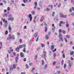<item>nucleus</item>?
<instances>
[{
    "instance_id": "1",
    "label": "nucleus",
    "mask_w": 74,
    "mask_h": 74,
    "mask_svg": "<svg viewBox=\"0 0 74 74\" xmlns=\"http://www.w3.org/2000/svg\"><path fill=\"white\" fill-rule=\"evenodd\" d=\"M3 22L5 23L3 26L5 28V27H7V25H8V23H7V21L5 20V19H3Z\"/></svg>"
},
{
    "instance_id": "2",
    "label": "nucleus",
    "mask_w": 74,
    "mask_h": 74,
    "mask_svg": "<svg viewBox=\"0 0 74 74\" xmlns=\"http://www.w3.org/2000/svg\"><path fill=\"white\" fill-rule=\"evenodd\" d=\"M60 16L61 18H67V16L66 15H64L63 14H60Z\"/></svg>"
},
{
    "instance_id": "3",
    "label": "nucleus",
    "mask_w": 74,
    "mask_h": 74,
    "mask_svg": "<svg viewBox=\"0 0 74 74\" xmlns=\"http://www.w3.org/2000/svg\"><path fill=\"white\" fill-rule=\"evenodd\" d=\"M28 17L29 18L30 21V22L32 21V14H29L28 15Z\"/></svg>"
},
{
    "instance_id": "4",
    "label": "nucleus",
    "mask_w": 74,
    "mask_h": 74,
    "mask_svg": "<svg viewBox=\"0 0 74 74\" xmlns=\"http://www.w3.org/2000/svg\"><path fill=\"white\" fill-rule=\"evenodd\" d=\"M11 34H10L9 35V37H8L7 38V40H10L11 38Z\"/></svg>"
},
{
    "instance_id": "5",
    "label": "nucleus",
    "mask_w": 74,
    "mask_h": 74,
    "mask_svg": "<svg viewBox=\"0 0 74 74\" xmlns=\"http://www.w3.org/2000/svg\"><path fill=\"white\" fill-rule=\"evenodd\" d=\"M18 59L19 58H18V57L17 56L15 58V63H17L18 62Z\"/></svg>"
},
{
    "instance_id": "6",
    "label": "nucleus",
    "mask_w": 74,
    "mask_h": 74,
    "mask_svg": "<svg viewBox=\"0 0 74 74\" xmlns=\"http://www.w3.org/2000/svg\"><path fill=\"white\" fill-rule=\"evenodd\" d=\"M68 62L69 63V66L71 68V62H70V61H69Z\"/></svg>"
},
{
    "instance_id": "7",
    "label": "nucleus",
    "mask_w": 74,
    "mask_h": 74,
    "mask_svg": "<svg viewBox=\"0 0 74 74\" xmlns=\"http://www.w3.org/2000/svg\"><path fill=\"white\" fill-rule=\"evenodd\" d=\"M20 56L21 57H22V58H23L24 57V55L23 54V53L22 52H21L20 53Z\"/></svg>"
},
{
    "instance_id": "8",
    "label": "nucleus",
    "mask_w": 74,
    "mask_h": 74,
    "mask_svg": "<svg viewBox=\"0 0 74 74\" xmlns=\"http://www.w3.org/2000/svg\"><path fill=\"white\" fill-rule=\"evenodd\" d=\"M15 50L16 51L19 52V47H18L16 48Z\"/></svg>"
},
{
    "instance_id": "9",
    "label": "nucleus",
    "mask_w": 74,
    "mask_h": 74,
    "mask_svg": "<svg viewBox=\"0 0 74 74\" xmlns=\"http://www.w3.org/2000/svg\"><path fill=\"white\" fill-rule=\"evenodd\" d=\"M11 38L13 39V40H15V36H14V35H13L11 36Z\"/></svg>"
},
{
    "instance_id": "10",
    "label": "nucleus",
    "mask_w": 74,
    "mask_h": 74,
    "mask_svg": "<svg viewBox=\"0 0 74 74\" xmlns=\"http://www.w3.org/2000/svg\"><path fill=\"white\" fill-rule=\"evenodd\" d=\"M43 53L44 56H46V55H47V52H46V51H45V49L44 50V51L43 52Z\"/></svg>"
},
{
    "instance_id": "11",
    "label": "nucleus",
    "mask_w": 74,
    "mask_h": 74,
    "mask_svg": "<svg viewBox=\"0 0 74 74\" xmlns=\"http://www.w3.org/2000/svg\"><path fill=\"white\" fill-rule=\"evenodd\" d=\"M26 68L27 69H28L29 68V66L27 64H25Z\"/></svg>"
},
{
    "instance_id": "12",
    "label": "nucleus",
    "mask_w": 74,
    "mask_h": 74,
    "mask_svg": "<svg viewBox=\"0 0 74 74\" xmlns=\"http://www.w3.org/2000/svg\"><path fill=\"white\" fill-rule=\"evenodd\" d=\"M49 38V37L47 35V34H46L45 35V38L46 40H48V38Z\"/></svg>"
},
{
    "instance_id": "13",
    "label": "nucleus",
    "mask_w": 74,
    "mask_h": 74,
    "mask_svg": "<svg viewBox=\"0 0 74 74\" xmlns=\"http://www.w3.org/2000/svg\"><path fill=\"white\" fill-rule=\"evenodd\" d=\"M38 34L37 33H36L35 34L34 36V37H35V38L37 36Z\"/></svg>"
},
{
    "instance_id": "14",
    "label": "nucleus",
    "mask_w": 74,
    "mask_h": 74,
    "mask_svg": "<svg viewBox=\"0 0 74 74\" xmlns=\"http://www.w3.org/2000/svg\"><path fill=\"white\" fill-rule=\"evenodd\" d=\"M8 21H14V18H8Z\"/></svg>"
},
{
    "instance_id": "15",
    "label": "nucleus",
    "mask_w": 74,
    "mask_h": 74,
    "mask_svg": "<svg viewBox=\"0 0 74 74\" xmlns=\"http://www.w3.org/2000/svg\"><path fill=\"white\" fill-rule=\"evenodd\" d=\"M32 15H34V14H35V11L34 10H33L32 12Z\"/></svg>"
},
{
    "instance_id": "16",
    "label": "nucleus",
    "mask_w": 74,
    "mask_h": 74,
    "mask_svg": "<svg viewBox=\"0 0 74 74\" xmlns=\"http://www.w3.org/2000/svg\"><path fill=\"white\" fill-rule=\"evenodd\" d=\"M74 53V51H72L71 52V53H70V54L71 55H73V54Z\"/></svg>"
},
{
    "instance_id": "17",
    "label": "nucleus",
    "mask_w": 74,
    "mask_h": 74,
    "mask_svg": "<svg viewBox=\"0 0 74 74\" xmlns=\"http://www.w3.org/2000/svg\"><path fill=\"white\" fill-rule=\"evenodd\" d=\"M62 33H63V34H66V31L64 30H62Z\"/></svg>"
},
{
    "instance_id": "18",
    "label": "nucleus",
    "mask_w": 74,
    "mask_h": 74,
    "mask_svg": "<svg viewBox=\"0 0 74 74\" xmlns=\"http://www.w3.org/2000/svg\"><path fill=\"white\" fill-rule=\"evenodd\" d=\"M49 7H50L51 8V9H52V7H53V5H50L49 6Z\"/></svg>"
},
{
    "instance_id": "19",
    "label": "nucleus",
    "mask_w": 74,
    "mask_h": 74,
    "mask_svg": "<svg viewBox=\"0 0 74 74\" xmlns=\"http://www.w3.org/2000/svg\"><path fill=\"white\" fill-rule=\"evenodd\" d=\"M54 48V46L53 45H52L51 46V49L52 50H53Z\"/></svg>"
},
{
    "instance_id": "20",
    "label": "nucleus",
    "mask_w": 74,
    "mask_h": 74,
    "mask_svg": "<svg viewBox=\"0 0 74 74\" xmlns=\"http://www.w3.org/2000/svg\"><path fill=\"white\" fill-rule=\"evenodd\" d=\"M32 40H30L29 43V45H32Z\"/></svg>"
},
{
    "instance_id": "21",
    "label": "nucleus",
    "mask_w": 74,
    "mask_h": 74,
    "mask_svg": "<svg viewBox=\"0 0 74 74\" xmlns=\"http://www.w3.org/2000/svg\"><path fill=\"white\" fill-rule=\"evenodd\" d=\"M10 70H14V69H14V68L12 66L10 67Z\"/></svg>"
},
{
    "instance_id": "22",
    "label": "nucleus",
    "mask_w": 74,
    "mask_h": 74,
    "mask_svg": "<svg viewBox=\"0 0 74 74\" xmlns=\"http://www.w3.org/2000/svg\"><path fill=\"white\" fill-rule=\"evenodd\" d=\"M60 23L61 24H63H63H64V23H64V22H63V21H60Z\"/></svg>"
},
{
    "instance_id": "23",
    "label": "nucleus",
    "mask_w": 74,
    "mask_h": 74,
    "mask_svg": "<svg viewBox=\"0 0 74 74\" xmlns=\"http://www.w3.org/2000/svg\"><path fill=\"white\" fill-rule=\"evenodd\" d=\"M2 1L3 3H4L5 4H6V3H7L6 0H2Z\"/></svg>"
},
{
    "instance_id": "24",
    "label": "nucleus",
    "mask_w": 74,
    "mask_h": 74,
    "mask_svg": "<svg viewBox=\"0 0 74 74\" xmlns=\"http://www.w3.org/2000/svg\"><path fill=\"white\" fill-rule=\"evenodd\" d=\"M70 35H66V38H70Z\"/></svg>"
},
{
    "instance_id": "25",
    "label": "nucleus",
    "mask_w": 74,
    "mask_h": 74,
    "mask_svg": "<svg viewBox=\"0 0 74 74\" xmlns=\"http://www.w3.org/2000/svg\"><path fill=\"white\" fill-rule=\"evenodd\" d=\"M23 48V45H21L19 46V48Z\"/></svg>"
},
{
    "instance_id": "26",
    "label": "nucleus",
    "mask_w": 74,
    "mask_h": 74,
    "mask_svg": "<svg viewBox=\"0 0 74 74\" xmlns=\"http://www.w3.org/2000/svg\"><path fill=\"white\" fill-rule=\"evenodd\" d=\"M55 14V12H53V13L52 14V16H54Z\"/></svg>"
},
{
    "instance_id": "27",
    "label": "nucleus",
    "mask_w": 74,
    "mask_h": 74,
    "mask_svg": "<svg viewBox=\"0 0 74 74\" xmlns=\"http://www.w3.org/2000/svg\"><path fill=\"white\" fill-rule=\"evenodd\" d=\"M34 5L36 6H37V2H35Z\"/></svg>"
},
{
    "instance_id": "28",
    "label": "nucleus",
    "mask_w": 74,
    "mask_h": 74,
    "mask_svg": "<svg viewBox=\"0 0 74 74\" xmlns=\"http://www.w3.org/2000/svg\"><path fill=\"white\" fill-rule=\"evenodd\" d=\"M47 66H48V65L47 64H46L45 66V69H47Z\"/></svg>"
},
{
    "instance_id": "29",
    "label": "nucleus",
    "mask_w": 74,
    "mask_h": 74,
    "mask_svg": "<svg viewBox=\"0 0 74 74\" xmlns=\"http://www.w3.org/2000/svg\"><path fill=\"white\" fill-rule=\"evenodd\" d=\"M45 32H47V27H45Z\"/></svg>"
},
{
    "instance_id": "30",
    "label": "nucleus",
    "mask_w": 74,
    "mask_h": 74,
    "mask_svg": "<svg viewBox=\"0 0 74 74\" xmlns=\"http://www.w3.org/2000/svg\"><path fill=\"white\" fill-rule=\"evenodd\" d=\"M60 38L61 39V40L62 41H63V39L62 38V37L61 36V37H60Z\"/></svg>"
},
{
    "instance_id": "31",
    "label": "nucleus",
    "mask_w": 74,
    "mask_h": 74,
    "mask_svg": "<svg viewBox=\"0 0 74 74\" xmlns=\"http://www.w3.org/2000/svg\"><path fill=\"white\" fill-rule=\"evenodd\" d=\"M46 10L47 11H49V10H50V9L49 8H46Z\"/></svg>"
},
{
    "instance_id": "32",
    "label": "nucleus",
    "mask_w": 74,
    "mask_h": 74,
    "mask_svg": "<svg viewBox=\"0 0 74 74\" xmlns=\"http://www.w3.org/2000/svg\"><path fill=\"white\" fill-rule=\"evenodd\" d=\"M33 70H35V68L33 67L32 69V73L33 72Z\"/></svg>"
},
{
    "instance_id": "33",
    "label": "nucleus",
    "mask_w": 74,
    "mask_h": 74,
    "mask_svg": "<svg viewBox=\"0 0 74 74\" xmlns=\"http://www.w3.org/2000/svg\"><path fill=\"white\" fill-rule=\"evenodd\" d=\"M13 67L14 69L16 68V66H15V64H13Z\"/></svg>"
},
{
    "instance_id": "34",
    "label": "nucleus",
    "mask_w": 74,
    "mask_h": 74,
    "mask_svg": "<svg viewBox=\"0 0 74 74\" xmlns=\"http://www.w3.org/2000/svg\"><path fill=\"white\" fill-rule=\"evenodd\" d=\"M41 45L42 47H44V46H45V45H44V44L42 43L41 44Z\"/></svg>"
},
{
    "instance_id": "35",
    "label": "nucleus",
    "mask_w": 74,
    "mask_h": 74,
    "mask_svg": "<svg viewBox=\"0 0 74 74\" xmlns=\"http://www.w3.org/2000/svg\"><path fill=\"white\" fill-rule=\"evenodd\" d=\"M64 38L65 41L66 42H67V38Z\"/></svg>"
},
{
    "instance_id": "36",
    "label": "nucleus",
    "mask_w": 74,
    "mask_h": 74,
    "mask_svg": "<svg viewBox=\"0 0 74 74\" xmlns=\"http://www.w3.org/2000/svg\"><path fill=\"white\" fill-rule=\"evenodd\" d=\"M56 53H54V58H56Z\"/></svg>"
},
{
    "instance_id": "37",
    "label": "nucleus",
    "mask_w": 74,
    "mask_h": 74,
    "mask_svg": "<svg viewBox=\"0 0 74 74\" xmlns=\"http://www.w3.org/2000/svg\"><path fill=\"white\" fill-rule=\"evenodd\" d=\"M10 7H8L7 8V10L8 11H10Z\"/></svg>"
},
{
    "instance_id": "38",
    "label": "nucleus",
    "mask_w": 74,
    "mask_h": 74,
    "mask_svg": "<svg viewBox=\"0 0 74 74\" xmlns=\"http://www.w3.org/2000/svg\"><path fill=\"white\" fill-rule=\"evenodd\" d=\"M39 38V37L38 36L36 39V41H38Z\"/></svg>"
},
{
    "instance_id": "39",
    "label": "nucleus",
    "mask_w": 74,
    "mask_h": 74,
    "mask_svg": "<svg viewBox=\"0 0 74 74\" xmlns=\"http://www.w3.org/2000/svg\"><path fill=\"white\" fill-rule=\"evenodd\" d=\"M64 62V61L63 60H62L61 62L62 65H63V64Z\"/></svg>"
},
{
    "instance_id": "40",
    "label": "nucleus",
    "mask_w": 74,
    "mask_h": 74,
    "mask_svg": "<svg viewBox=\"0 0 74 74\" xmlns=\"http://www.w3.org/2000/svg\"><path fill=\"white\" fill-rule=\"evenodd\" d=\"M5 34L7 35L8 34V31L7 30L5 32Z\"/></svg>"
},
{
    "instance_id": "41",
    "label": "nucleus",
    "mask_w": 74,
    "mask_h": 74,
    "mask_svg": "<svg viewBox=\"0 0 74 74\" xmlns=\"http://www.w3.org/2000/svg\"><path fill=\"white\" fill-rule=\"evenodd\" d=\"M71 15L72 16H74V12L72 13L71 14Z\"/></svg>"
},
{
    "instance_id": "42",
    "label": "nucleus",
    "mask_w": 74,
    "mask_h": 74,
    "mask_svg": "<svg viewBox=\"0 0 74 74\" xmlns=\"http://www.w3.org/2000/svg\"><path fill=\"white\" fill-rule=\"evenodd\" d=\"M66 27H68L69 26V24H66Z\"/></svg>"
},
{
    "instance_id": "43",
    "label": "nucleus",
    "mask_w": 74,
    "mask_h": 74,
    "mask_svg": "<svg viewBox=\"0 0 74 74\" xmlns=\"http://www.w3.org/2000/svg\"><path fill=\"white\" fill-rule=\"evenodd\" d=\"M23 52H26V49H25V47H24V49L23 50Z\"/></svg>"
},
{
    "instance_id": "44",
    "label": "nucleus",
    "mask_w": 74,
    "mask_h": 74,
    "mask_svg": "<svg viewBox=\"0 0 74 74\" xmlns=\"http://www.w3.org/2000/svg\"><path fill=\"white\" fill-rule=\"evenodd\" d=\"M8 29H11V26H10V25L9 26Z\"/></svg>"
},
{
    "instance_id": "45",
    "label": "nucleus",
    "mask_w": 74,
    "mask_h": 74,
    "mask_svg": "<svg viewBox=\"0 0 74 74\" xmlns=\"http://www.w3.org/2000/svg\"><path fill=\"white\" fill-rule=\"evenodd\" d=\"M64 69H66V64H65L64 65Z\"/></svg>"
},
{
    "instance_id": "46",
    "label": "nucleus",
    "mask_w": 74,
    "mask_h": 74,
    "mask_svg": "<svg viewBox=\"0 0 74 74\" xmlns=\"http://www.w3.org/2000/svg\"><path fill=\"white\" fill-rule=\"evenodd\" d=\"M10 51H11V52H12L14 51V50L12 49H10Z\"/></svg>"
},
{
    "instance_id": "47",
    "label": "nucleus",
    "mask_w": 74,
    "mask_h": 74,
    "mask_svg": "<svg viewBox=\"0 0 74 74\" xmlns=\"http://www.w3.org/2000/svg\"><path fill=\"white\" fill-rule=\"evenodd\" d=\"M11 3H12V4H13L14 3V0H11Z\"/></svg>"
},
{
    "instance_id": "48",
    "label": "nucleus",
    "mask_w": 74,
    "mask_h": 74,
    "mask_svg": "<svg viewBox=\"0 0 74 74\" xmlns=\"http://www.w3.org/2000/svg\"><path fill=\"white\" fill-rule=\"evenodd\" d=\"M63 58H65V54H63Z\"/></svg>"
},
{
    "instance_id": "49",
    "label": "nucleus",
    "mask_w": 74,
    "mask_h": 74,
    "mask_svg": "<svg viewBox=\"0 0 74 74\" xmlns=\"http://www.w3.org/2000/svg\"><path fill=\"white\" fill-rule=\"evenodd\" d=\"M56 64V62H55V61H54L53 64V65H55Z\"/></svg>"
},
{
    "instance_id": "50",
    "label": "nucleus",
    "mask_w": 74,
    "mask_h": 74,
    "mask_svg": "<svg viewBox=\"0 0 74 74\" xmlns=\"http://www.w3.org/2000/svg\"><path fill=\"white\" fill-rule=\"evenodd\" d=\"M22 6L23 7V6H25V5L23 3H22L21 4Z\"/></svg>"
},
{
    "instance_id": "51",
    "label": "nucleus",
    "mask_w": 74,
    "mask_h": 74,
    "mask_svg": "<svg viewBox=\"0 0 74 74\" xmlns=\"http://www.w3.org/2000/svg\"><path fill=\"white\" fill-rule=\"evenodd\" d=\"M8 52L9 53H11V51L10 50H8Z\"/></svg>"
},
{
    "instance_id": "52",
    "label": "nucleus",
    "mask_w": 74,
    "mask_h": 74,
    "mask_svg": "<svg viewBox=\"0 0 74 74\" xmlns=\"http://www.w3.org/2000/svg\"><path fill=\"white\" fill-rule=\"evenodd\" d=\"M42 66H44V64H45V62H42Z\"/></svg>"
},
{
    "instance_id": "53",
    "label": "nucleus",
    "mask_w": 74,
    "mask_h": 74,
    "mask_svg": "<svg viewBox=\"0 0 74 74\" xmlns=\"http://www.w3.org/2000/svg\"><path fill=\"white\" fill-rule=\"evenodd\" d=\"M44 25H45V26H47V24H46V23H45V22H44Z\"/></svg>"
},
{
    "instance_id": "54",
    "label": "nucleus",
    "mask_w": 74,
    "mask_h": 74,
    "mask_svg": "<svg viewBox=\"0 0 74 74\" xmlns=\"http://www.w3.org/2000/svg\"><path fill=\"white\" fill-rule=\"evenodd\" d=\"M9 18H11V14H9L8 16Z\"/></svg>"
},
{
    "instance_id": "55",
    "label": "nucleus",
    "mask_w": 74,
    "mask_h": 74,
    "mask_svg": "<svg viewBox=\"0 0 74 74\" xmlns=\"http://www.w3.org/2000/svg\"><path fill=\"white\" fill-rule=\"evenodd\" d=\"M0 23L1 24V26L2 25H3V23H2V21H1L0 22Z\"/></svg>"
},
{
    "instance_id": "56",
    "label": "nucleus",
    "mask_w": 74,
    "mask_h": 74,
    "mask_svg": "<svg viewBox=\"0 0 74 74\" xmlns=\"http://www.w3.org/2000/svg\"><path fill=\"white\" fill-rule=\"evenodd\" d=\"M59 32L60 33H61L62 32V29H60L59 30Z\"/></svg>"
},
{
    "instance_id": "57",
    "label": "nucleus",
    "mask_w": 74,
    "mask_h": 74,
    "mask_svg": "<svg viewBox=\"0 0 74 74\" xmlns=\"http://www.w3.org/2000/svg\"><path fill=\"white\" fill-rule=\"evenodd\" d=\"M24 29H26L27 27H26V26H25L24 27Z\"/></svg>"
},
{
    "instance_id": "58",
    "label": "nucleus",
    "mask_w": 74,
    "mask_h": 74,
    "mask_svg": "<svg viewBox=\"0 0 74 74\" xmlns=\"http://www.w3.org/2000/svg\"><path fill=\"white\" fill-rule=\"evenodd\" d=\"M13 55L14 56H15V55H16V53L15 52H13Z\"/></svg>"
},
{
    "instance_id": "59",
    "label": "nucleus",
    "mask_w": 74,
    "mask_h": 74,
    "mask_svg": "<svg viewBox=\"0 0 74 74\" xmlns=\"http://www.w3.org/2000/svg\"><path fill=\"white\" fill-rule=\"evenodd\" d=\"M71 60H73V59H74V58H73V57H71Z\"/></svg>"
},
{
    "instance_id": "60",
    "label": "nucleus",
    "mask_w": 74,
    "mask_h": 74,
    "mask_svg": "<svg viewBox=\"0 0 74 74\" xmlns=\"http://www.w3.org/2000/svg\"><path fill=\"white\" fill-rule=\"evenodd\" d=\"M60 5H61L60 3H59L58 6V7H60Z\"/></svg>"
},
{
    "instance_id": "61",
    "label": "nucleus",
    "mask_w": 74,
    "mask_h": 74,
    "mask_svg": "<svg viewBox=\"0 0 74 74\" xmlns=\"http://www.w3.org/2000/svg\"><path fill=\"white\" fill-rule=\"evenodd\" d=\"M22 40H21V39H20V40H19V42H20V43H21V42H22Z\"/></svg>"
},
{
    "instance_id": "62",
    "label": "nucleus",
    "mask_w": 74,
    "mask_h": 74,
    "mask_svg": "<svg viewBox=\"0 0 74 74\" xmlns=\"http://www.w3.org/2000/svg\"><path fill=\"white\" fill-rule=\"evenodd\" d=\"M40 47H38L37 49V51H38L39 50V49H40Z\"/></svg>"
},
{
    "instance_id": "63",
    "label": "nucleus",
    "mask_w": 74,
    "mask_h": 74,
    "mask_svg": "<svg viewBox=\"0 0 74 74\" xmlns=\"http://www.w3.org/2000/svg\"><path fill=\"white\" fill-rule=\"evenodd\" d=\"M3 5V3H0V5Z\"/></svg>"
},
{
    "instance_id": "64",
    "label": "nucleus",
    "mask_w": 74,
    "mask_h": 74,
    "mask_svg": "<svg viewBox=\"0 0 74 74\" xmlns=\"http://www.w3.org/2000/svg\"><path fill=\"white\" fill-rule=\"evenodd\" d=\"M21 74H26L25 73V72H24V73L21 72Z\"/></svg>"
}]
</instances>
